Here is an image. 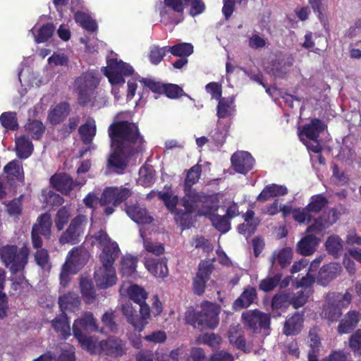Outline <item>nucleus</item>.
I'll return each instance as SVG.
<instances>
[{"label": "nucleus", "instance_id": "f257e3e1", "mask_svg": "<svg viewBox=\"0 0 361 361\" xmlns=\"http://www.w3.org/2000/svg\"><path fill=\"white\" fill-rule=\"evenodd\" d=\"M110 146H118L140 153L145 150V142L137 123L128 121H116L108 127Z\"/></svg>", "mask_w": 361, "mask_h": 361}, {"label": "nucleus", "instance_id": "f03ea898", "mask_svg": "<svg viewBox=\"0 0 361 361\" xmlns=\"http://www.w3.org/2000/svg\"><path fill=\"white\" fill-rule=\"evenodd\" d=\"M127 295L129 299L135 305H133L131 302H126L122 305V312L126 317L128 322L136 331H142L148 324V319L150 317L151 310L149 305L145 302L147 293L141 286L134 284L128 288Z\"/></svg>", "mask_w": 361, "mask_h": 361}, {"label": "nucleus", "instance_id": "7ed1b4c3", "mask_svg": "<svg viewBox=\"0 0 361 361\" xmlns=\"http://www.w3.org/2000/svg\"><path fill=\"white\" fill-rule=\"evenodd\" d=\"M30 248L27 245L18 247L16 245L0 247V259L12 275L23 273L28 263Z\"/></svg>", "mask_w": 361, "mask_h": 361}, {"label": "nucleus", "instance_id": "20e7f679", "mask_svg": "<svg viewBox=\"0 0 361 361\" xmlns=\"http://www.w3.org/2000/svg\"><path fill=\"white\" fill-rule=\"evenodd\" d=\"M98 331L97 319L92 312H86L81 317L75 319L73 325L74 337L78 341L81 347L91 354L95 353L96 343L90 336Z\"/></svg>", "mask_w": 361, "mask_h": 361}, {"label": "nucleus", "instance_id": "39448f33", "mask_svg": "<svg viewBox=\"0 0 361 361\" xmlns=\"http://www.w3.org/2000/svg\"><path fill=\"white\" fill-rule=\"evenodd\" d=\"M134 68L130 64L117 59L107 61V66L104 68V74L112 85H123L125 77L134 74Z\"/></svg>", "mask_w": 361, "mask_h": 361}, {"label": "nucleus", "instance_id": "423d86ee", "mask_svg": "<svg viewBox=\"0 0 361 361\" xmlns=\"http://www.w3.org/2000/svg\"><path fill=\"white\" fill-rule=\"evenodd\" d=\"M87 224V217L83 214H78L71 221L68 228L61 233L59 241L61 245L78 244L82 238L85 227Z\"/></svg>", "mask_w": 361, "mask_h": 361}, {"label": "nucleus", "instance_id": "0eeeda50", "mask_svg": "<svg viewBox=\"0 0 361 361\" xmlns=\"http://www.w3.org/2000/svg\"><path fill=\"white\" fill-rule=\"evenodd\" d=\"M111 152L109 154L106 167L109 171L121 173L126 169L130 159L138 153L118 146H110Z\"/></svg>", "mask_w": 361, "mask_h": 361}, {"label": "nucleus", "instance_id": "6e6552de", "mask_svg": "<svg viewBox=\"0 0 361 361\" xmlns=\"http://www.w3.org/2000/svg\"><path fill=\"white\" fill-rule=\"evenodd\" d=\"M241 318L245 326L252 330L253 333L270 329L271 317L269 314L264 313L258 309L243 312Z\"/></svg>", "mask_w": 361, "mask_h": 361}, {"label": "nucleus", "instance_id": "1a4fd4ad", "mask_svg": "<svg viewBox=\"0 0 361 361\" xmlns=\"http://www.w3.org/2000/svg\"><path fill=\"white\" fill-rule=\"evenodd\" d=\"M214 269V264L209 260H202L198 265L196 276L192 281V288L194 293L197 295H202L206 288V283L210 279Z\"/></svg>", "mask_w": 361, "mask_h": 361}, {"label": "nucleus", "instance_id": "9d476101", "mask_svg": "<svg viewBox=\"0 0 361 361\" xmlns=\"http://www.w3.org/2000/svg\"><path fill=\"white\" fill-rule=\"evenodd\" d=\"M132 192L127 188L108 187L105 188L99 198V203L102 206L112 204L117 207L126 201Z\"/></svg>", "mask_w": 361, "mask_h": 361}, {"label": "nucleus", "instance_id": "9b49d317", "mask_svg": "<svg viewBox=\"0 0 361 361\" xmlns=\"http://www.w3.org/2000/svg\"><path fill=\"white\" fill-rule=\"evenodd\" d=\"M231 162L235 172L244 175L250 171L255 165V159L251 154L245 151L235 152L231 157Z\"/></svg>", "mask_w": 361, "mask_h": 361}, {"label": "nucleus", "instance_id": "f8f14e48", "mask_svg": "<svg viewBox=\"0 0 361 361\" xmlns=\"http://www.w3.org/2000/svg\"><path fill=\"white\" fill-rule=\"evenodd\" d=\"M101 350L106 355L118 357L126 353V343L118 337L111 336L99 343Z\"/></svg>", "mask_w": 361, "mask_h": 361}, {"label": "nucleus", "instance_id": "ddd939ff", "mask_svg": "<svg viewBox=\"0 0 361 361\" xmlns=\"http://www.w3.org/2000/svg\"><path fill=\"white\" fill-rule=\"evenodd\" d=\"M51 185L64 195L70 194L78 184L66 173H55L50 178Z\"/></svg>", "mask_w": 361, "mask_h": 361}, {"label": "nucleus", "instance_id": "4468645a", "mask_svg": "<svg viewBox=\"0 0 361 361\" xmlns=\"http://www.w3.org/2000/svg\"><path fill=\"white\" fill-rule=\"evenodd\" d=\"M71 111V107L69 102L66 101L60 102L50 108L47 119L51 125L56 126L62 123L70 115Z\"/></svg>", "mask_w": 361, "mask_h": 361}, {"label": "nucleus", "instance_id": "2eb2a0df", "mask_svg": "<svg viewBox=\"0 0 361 361\" xmlns=\"http://www.w3.org/2000/svg\"><path fill=\"white\" fill-rule=\"evenodd\" d=\"M94 279L100 288H106L114 285L117 279L114 267L102 265L94 271Z\"/></svg>", "mask_w": 361, "mask_h": 361}, {"label": "nucleus", "instance_id": "dca6fc26", "mask_svg": "<svg viewBox=\"0 0 361 361\" xmlns=\"http://www.w3.org/2000/svg\"><path fill=\"white\" fill-rule=\"evenodd\" d=\"M257 289L253 286H247L244 288L240 295L234 300L232 309L234 311H240L249 307L254 303H257Z\"/></svg>", "mask_w": 361, "mask_h": 361}, {"label": "nucleus", "instance_id": "f3484780", "mask_svg": "<svg viewBox=\"0 0 361 361\" xmlns=\"http://www.w3.org/2000/svg\"><path fill=\"white\" fill-rule=\"evenodd\" d=\"M75 87L78 92V100L80 106L88 105L92 98L95 97V87H89L87 81L82 77L76 78Z\"/></svg>", "mask_w": 361, "mask_h": 361}, {"label": "nucleus", "instance_id": "a211bd4d", "mask_svg": "<svg viewBox=\"0 0 361 361\" xmlns=\"http://www.w3.org/2000/svg\"><path fill=\"white\" fill-rule=\"evenodd\" d=\"M145 266L155 277L164 279L168 276L167 262L164 257H147Z\"/></svg>", "mask_w": 361, "mask_h": 361}, {"label": "nucleus", "instance_id": "6ab92c4d", "mask_svg": "<svg viewBox=\"0 0 361 361\" xmlns=\"http://www.w3.org/2000/svg\"><path fill=\"white\" fill-rule=\"evenodd\" d=\"M307 345L309 348L307 351V360L318 361L320 348L322 347V341L318 333L317 327L310 329Z\"/></svg>", "mask_w": 361, "mask_h": 361}, {"label": "nucleus", "instance_id": "aec40b11", "mask_svg": "<svg viewBox=\"0 0 361 361\" xmlns=\"http://www.w3.org/2000/svg\"><path fill=\"white\" fill-rule=\"evenodd\" d=\"M341 267L339 264L336 262H331L324 264L319 269L317 276L318 283L325 286L330 281L335 279L341 273Z\"/></svg>", "mask_w": 361, "mask_h": 361}, {"label": "nucleus", "instance_id": "412c9836", "mask_svg": "<svg viewBox=\"0 0 361 361\" xmlns=\"http://www.w3.org/2000/svg\"><path fill=\"white\" fill-rule=\"evenodd\" d=\"M361 319V314L357 310H350L346 313L344 318L340 321L337 327L339 334H347L352 332Z\"/></svg>", "mask_w": 361, "mask_h": 361}, {"label": "nucleus", "instance_id": "4be33fe9", "mask_svg": "<svg viewBox=\"0 0 361 361\" xmlns=\"http://www.w3.org/2000/svg\"><path fill=\"white\" fill-rule=\"evenodd\" d=\"M319 240L314 235L306 233V235L297 243L296 252L302 256H310L317 250Z\"/></svg>", "mask_w": 361, "mask_h": 361}, {"label": "nucleus", "instance_id": "5701e85b", "mask_svg": "<svg viewBox=\"0 0 361 361\" xmlns=\"http://www.w3.org/2000/svg\"><path fill=\"white\" fill-rule=\"evenodd\" d=\"M325 128L326 125L322 120L314 118L302 127L300 135H304L308 140L317 142L319 135L325 130Z\"/></svg>", "mask_w": 361, "mask_h": 361}, {"label": "nucleus", "instance_id": "b1692460", "mask_svg": "<svg viewBox=\"0 0 361 361\" xmlns=\"http://www.w3.org/2000/svg\"><path fill=\"white\" fill-rule=\"evenodd\" d=\"M126 212L128 216L138 224H149L153 221L147 209L139 204L126 206Z\"/></svg>", "mask_w": 361, "mask_h": 361}, {"label": "nucleus", "instance_id": "393cba45", "mask_svg": "<svg viewBox=\"0 0 361 361\" xmlns=\"http://www.w3.org/2000/svg\"><path fill=\"white\" fill-rule=\"evenodd\" d=\"M204 192H197L195 189L184 190V196L181 198V205L185 209L195 212L199 202L204 201Z\"/></svg>", "mask_w": 361, "mask_h": 361}, {"label": "nucleus", "instance_id": "a878e982", "mask_svg": "<svg viewBox=\"0 0 361 361\" xmlns=\"http://www.w3.org/2000/svg\"><path fill=\"white\" fill-rule=\"evenodd\" d=\"M304 314L303 313L295 312L292 316L288 317L284 322L283 332L286 336H294L298 334L303 328Z\"/></svg>", "mask_w": 361, "mask_h": 361}, {"label": "nucleus", "instance_id": "bb28decb", "mask_svg": "<svg viewBox=\"0 0 361 361\" xmlns=\"http://www.w3.org/2000/svg\"><path fill=\"white\" fill-rule=\"evenodd\" d=\"M52 220L49 213L41 214L37 222L32 225V231L37 232L46 240H49L51 235Z\"/></svg>", "mask_w": 361, "mask_h": 361}, {"label": "nucleus", "instance_id": "cd10ccee", "mask_svg": "<svg viewBox=\"0 0 361 361\" xmlns=\"http://www.w3.org/2000/svg\"><path fill=\"white\" fill-rule=\"evenodd\" d=\"M288 193V189L284 185L275 183L266 185L262 192L257 197V201L264 202L271 198L286 195Z\"/></svg>", "mask_w": 361, "mask_h": 361}, {"label": "nucleus", "instance_id": "c85d7f7f", "mask_svg": "<svg viewBox=\"0 0 361 361\" xmlns=\"http://www.w3.org/2000/svg\"><path fill=\"white\" fill-rule=\"evenodd\" d=\"M89 252L81 247H73L68 254L66 263L72 269L83 266L85 264L89 259Z\"/></svg>", "mask_w": 361, "mask_h": 361}, {"label": "nucleus", "instance_id": "c756f323", "mask_svg": "<svg viewBox=\"0 0 361 361\" xmlns=\"http://www.w3.org/2000/svg\"><path fill=\"white\" fill-rule=\"evenodd\" d=\"M4 171L6 174L8 181L16 180L18 182L24 181V170L23 164L19 160H12L9 161L4 168Z\"/></svg>", "mask_w": 361, "mask_h": 361}, {"label": "nucleus", "instance_id": "7c9ffc66", "mask_svg": "<svg viewBox=\"0 0 361 361\" xmlns=\"http://www.w3.org/2000/svg\"><path fill=\"white\" fill-rule=\"evenodd\" d=\"M78 133L83 144L90 145L97 133V126L93 119H87L78 128Z\"/></svg>", "mask_w": 361, "mask_h": 361}, {"label": "nucleus", "instance_id": "2f4dec72", "mask_svg": "<svg viewBox=\"0 0 361 361\" xmlns=\"http://www.w3.org/2000/svg\"><path fill=\"white\" fill-rule=\"evenodd\" d=\"M219 313L212 306L202 308L200 311V317L202 320L201 327L215 329L219 324Z\"/></svg>", "mask_w": 361, "mask_h": 361}, {"label": "nucleus", "instance_id": "473e14b6", "mask_svg": "<svg viewBox=\"0 0 361 361\" xmlns=\"http://www.w3.org/2000/svg\"><path fill=\"white\" fill-rule=\"evenodd\" d=\"M16 152L18 158L25 159L32 153L34 147L32 142L25 135L16 138Z\"/></svg>", "mask_w": 361, "mask_h": 361}, {"label": "nucleus", "instance_id": "72a5a7b5", "mask_svg": "<svg viewBox=\"0 0 361 361\" xmlns=\"http://www.w3.org/2000/svg\"><path fill=\"white\" fill-rule=\"evenodd\" d=\"M204 201L199 202L202 205L200 209L197 211V216H204V213L210 212L214 214L219 208V199L217 194L207 195L204 193Z\"/></svg>", "mask_w": 361, "mask_h": 361}, {"label": "nucleus", "instance_id": "f704fd0d", "mask_svg": "<svg viewBox=\"0 0 361 361\" xmlns=\"http://www.w3.org/2000/svg\"><path fill=\"white\" fill-rule=\"evenodd\" d=\"M119 247L116 243L106 245L100 255V260L102 265L109 267H114V263L119 255Z\"/></svg>", "mask_w": 361, "mask_h": 361}, {"label": "nucleus", "instance_id": "c9c22d12", "mask_svg": "<svg viewBox=\"0 0 361 361\" xmlns=\"http://www.w3.org/2000/svg\"><path fill=\"white\" fill-rule=\"evenodd\" d=\"M293 258V250L290 247H283L279 251H274L270 257L271 266L277 262L281 269H284L290 264Z\"/></svg>", "mask_w": 361, "mask_h": 361}, {"label": "nucleus", "instance_id": "e433bc0d", "mask_svg": "<svg viewBox=\"0 0 361 361\" xmlns=\"http://www.w3.org/2000/svg\"><path fill=\"white\" fill-rule=\"evenodd\" d=\"M203 214L204 216L210 220L212 226L219 232L226 233L231 229L230 220L225 215L221 216L216 212L214 214L205 212Z\"/></svg>", "mask_w": 361, "mask_h": 361}, {"label": "nucleus", "instance_id": "4c0bfd02", "mask_svg": "<svg viewBox=\"0 0 361 361\" xmlns=\"http://www.w3.org/2000/svg\"><path fill=\"white\" fill-rule=\"evenodd\" d=\"M228 339L230 343L238 350L245 353L251 351V348L247 346L245 336L240 332L237 327H231L229 329Z\"/></svg>", "mask_w": 361, "mask_h": 361}, {"label": "nucleus", "instance_id": "58836bf2", "mask_svg": "<svg viewBox=\"0 0 361 361\" xmlns=\"http://www.w3.org/2000/svg\"><path fill=\"white\" fill-rule=\"evenodd\" d=\"M235 111L234 98L222 97L219 99L216 106V116L219 118H225L232 115Z\"/></svg>", "mask_w": 361, "mask_h": 361}, {"label": "nucleus", "instance_id": "ea45409f", "mask_svg": "<svg viewBox=\"0 0 361 361\" xmlns=\"http://www.w3.org/2000/svg\"><path fill=\"white\" fill-rule=\"evenodd\" d=\"M342 307L337 302H328L323 307L322 317L331 322H337L342 315Z\"/></svg>", "mask_w": 361, "mask_h": 361}, {"label": "nucleus", "instance_id": "a19ab883", "mask_svg": "<svg viewBox=\"0 0 361 361\" xmlns=\"http://www.w3.org/2000/svg\"><path fill=\"white\" fill-rule=\"evenodd\" d=\"M80 303L78 296L71 292L64 294L59 298V305L63 312L66 310H73L74 308L79 306Z\"/></svg>", "mask_w": 361, "mask_h": 361}, {"label": "nucleus", "instance_id": "79ce46f5", "mask_svg": "<svg viewBox=\"0 0 361 361\" xmlns=\"http://www.w3.org/2000/svg\"><path fill=\"white\" fill-rule=\"evenodd\" d=\"M325 247L329 254L338 258L341 256L343 250V241L338 235H332L326 239Z\"/></svg>", "mask_w": 361, "mask_h": 361}, {"label": "nucleus", "instance_id": "37998d69", "mask_svg": "<svg viewBox=\"0 0 361 361\" xmlns=\"http://www.w3.org/2000/svg\"><path fill=\"white\" fill-rule=\"evenodd\" d=\"M80 122V117L78 115L69 117L68 121L59 128V135L62 139L68 138L78 128Z\"/></svg>", "mask_w": 361, "mask_h": 361}, {"label": "nucleus", "instance_id": "c03bdc74", "mask_svg": "<svg viewBox=\"0 0 361 361\" xmlns=\"http://www.w3.org/2000/svg\"><path fill=\"white\" fill-rule=\"evenodd\" d=\"M193 213H195L193 211L178 209L173 214L174 215L176 222L185 229L190 228L193 225Z\"/></svg>", "mask_w": 361, "mask_h": 361}, {"label": "nucleus", "instance_id": "a18cd8bd", "mask_svg": "<svg viewBox=\"0 0 361 361\" xmlns=\"http://www.w3.org/2000/svg\"><path fill=\"white\" fill-rule=\"evenodd\" d=\"M173 56L188 58L194 51L193 45L190 43L181 42L166 48Z\"/></svg>", "mask_w": 361, "mask_h": 361}, {"label": "nucleus", "instance_id": "49530a36", "mask_svg": "<svg viewBox=\"0 0 361 361\" xmlns=\"http://www.w3.org/2000/svg\"><path fill=\"white\" fill-rule=\"evenodd\" d=\"M164 7L160 9L159 15L162 20L169 16L166 8H170L173 12L183 14L185 8L184 0H164Z\"/></svg>", "mask_w": 361, "mask_h": 361}, {"label": "nucleus", "instance_id": "de8ad7c7", "mask_svg": "<svg viewBox=\"0 0 361 361\" xmlns=\"http://www.w3.org/2000/svg\"><path fill=\"white\" fill-rule=\"evenodd\" d=\"M329 200L323 194H318L311 197L307 205L312 214H319L328 204Z\"/></svg>", "mask_w": 361, "mask_h": 361}, {"label": "nucleus", "instance_id": "09e8293b", "mask_svg": "<svg viewBox=\"0 0 361 361\" xmlns=\"http://www.w3.org/2000/svg\"><path fill=\"white\" fill-rule=\"evenodd\" d=\"M282 276V274L279 272L272 276H267L260 281L259 290L265 293L274 290L279 286Z\"/></svg>", "mask_w": 361, "mask_h": 361}, {"label": "nucleus", "instance_id": "8fccbe9b", "mask_svg": "<svg viewBox=\"0 0 361 361\" xmlns=\"http://www.w3.org/2000/svg\"><path fill=\"white\" fill-rule=\"evenodd\" d=\"M1 126L7 130H17L19 128L17 114L14 111L4 112L0 116Z\"/></svg>", "mask_w": 361, "mask_h": 361}, {"label": "nucleus", "instance_id": "3c124183", "mask_svg": "<svg viewBox=\"0 0 361 361\" xmlns=\"http://www.w3.org/2000/svg\"><path fill=\"white\" fill-rule=\"evenodd\" d=\"M158 197L161 200L166 209L171 213L173 214L176 210L177 204L178 203L179 199L178 195H173L171 192L166 191H159L158 192Z\"/></svg>", "mask_w": 361, "mask_h": 361}, {"label": "nucleus", "instance_id": "603ef678", "mask_svg": "<svg viewBox=\"0 0 361 361\" xmlns=\"http://www.w3.org/2000/svg\"><path fill=\"white\" fill-rule=\"evenodd\" d=\"M290 306L294 309L303 307L307 302L309 295L305 291L300 290L297 292H288Z\"/></svg>", "mask_w": 361, "mask_h": 361}, {"label": "nucleus", "instance_id": "864d4df0", "mask_svg": "<svg viewBox=\"0 0 361 361\" xmlns=\"http://www.w3.org/2000/svg\"><path fill=\"white\" fill-rule=\"evenodd\" d=\"M201 172L202 167L198 164L192 166L187 172L183 190L193 189L192 186L199 180Z\"/></svg>", "mask_w": 361, "mask_h": 361}, {"label": "nucleus", "instance_id": "5fc2aeb1", "mask_svg": "<svg viewBox=\"0 0 361 361\" xmlns=\"http://www.w3.org/2000/svg\"><path fill=\"white\" fill-rule=\"evenodd\" d=\"M137 259L132 255H126L121 262V271L123 275L131 276L136 270Z\"/></svg>", "mask_w": 361, "mask_h": 361}, {"label": "nucleus", "instance_id": "6e6d98bb", "mask_svg": "<svg viewBox=\"0 0 361 361\" xmlns=\"http://www.w3.org/2000/svg\"><path fill=\"white\" fill-rule=\"evenodd\" d=\"M51 326L55 331L59 334L61 338L66 339L71 336L70 324L64 319L56 317L52 320Z\"/></svg>", "mask_w": 361, "mask_h": 361}, {"label": "nucleus", "instance_id": "4d7b16f0", "mask_svg": "<svg viewBox=\"0 0 361 361\" xmlns=\"http://www.w3.org/2000/svg\"><path fill=\"white\" fill-rule=\"evenodd\" d=\"M80 287L82 296L87 302H92L96 298L95 290L91 280L82 278L80 282Z\"/></svg>", "mask_w": 361, "mask_h": 361}, {"label": "nucleus", "instance_id": "13d9d810", "mask_svg": "<svg viewBox=\"0 0 361 361\" xmlns=\"http://www.w3.org/2000/svg\"><path fill=\"white\" fill-rule=\"evenodd\" d=\"M55 31V26L51 23L43 25L37 31L35 37V42L37 44L44 43L51 38Z\"/></svg>", "mask_w": 361, "mask_h": 361}, {"label": "nucleus", "instance_id": "bf43d9fd", "mask_svg": "<svg viewBox=\"0 0 361 361\" xmlns=\"http://www.w3.org/2000/svg\"><path fill=\"white\" fill-rule=\"evenodd\" d=\"M293 219L299 224H309L312 221V215L307 207H298L292 211Z\"/></svg>", "mask_w": 361, "mask_h": 361}, {"label": "nucleus", "instance_id": "052dcab7", "mask_svg": "<svg viewBox=\"0 0 361 361\" xmlns=\"http://www.w3.org/2000/svg\"><path fill=\"white\" fill-rule=\"evenodd\" d=\"M168 46L159 47V46H152L149 51V59L152 64L158 65L163 60L166 53H169Z\"/></svg>", "mask_w": 361, "mask_h": 361}, {"label": "nucleus", "instance_id": "680f3d73", "mask_svg": "<svg viewBox=\"0 0 361 361\" xmlns=\"http://www.w3.org/2000/svg\"><path fill=\"white\" fill-rule=\"evenodd\" d=\"M71 217V212L66 207H61L56 212L54 219L55 226L58 231L63 229Z\"/></svg>", "mask_w": 361, "mask_h": 361}, {"label": "nucleus", "instance_id": "e2e57ef3", "mask_svg": "<svg viewBox=\"0 0 361 361\" xmlns=\"http://www.w3.org/2000/svg\"><path fill=\"white\" fill-rule=\"evenodd\" d=\"M26 129L31 134L32 139L39 140L45 131V126L40 121L32 120L27 123Z\"/></svg>", "mask_w": 361, "mask_h": 361}, {"label": "nucleus", "instance_id": "0e129e2a", "mask_svg": "<svg viewBox=\"0 0 361 361\" xmlns=\"http://www.w3.org/2000/svg\"><path fill=\"white\" fill-rule=\"evenodd\" d=\"M288 293L287 291L279 292L274 295L271 299L272 310H281L290 306Z\"/></svg>", "mask_w": 361, "mask_h": 361}, {"label": "nucleus", "instance_id": "69168bd1", "mask_svg": "<svg viewBox=\"0 0 361 361\" xmlns=\"http://www.w3.org/2000/svg\"><path fill=\"white\" fill-rule=\"evenodd\" d=\"M163 94L171 99H176L181 97L182 96L187 95L181 87L176 84L172 83L165 84Z\"/></svg>", "mask_w": 361, "mask_h": 361}, {"label": "nucleus", "instance_id": "338daca9", "mask_svg": "<svg viewBox=\"0 0 361 361\" xmlns=\"http://www.w3.org/2000/svg\"><path fill=\"white\" fill-rule=\"evenodd\" d=\"M349 347L355 354L361 355V329L356 330L350 336Z\"/></svg>", "mask_w": 361, "mask_h": 361}, {"label": "nucleus", "instance_id": "774afa93", "mask_svg": "<svg viewBox=\"0 0 361 361\" xmlns=\"http://www.w3.org/2000/svg\"><path fill=\"white\" fill-rule=\"evenodd\" d=\"M185 6H190L189 14L192 16H197L202 13L205 9L206 6L203 0H192Z\"/></svg>", "mask_w": 361, "mask_h": 361}]
</instances>
